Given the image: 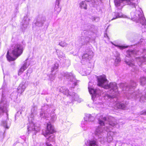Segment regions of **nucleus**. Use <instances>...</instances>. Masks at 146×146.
I'll use <instances>...</instances> for the list:
<instances>
[{
    "mask_svg": "<svg viewBox=\"0 0 146 146\" xmlns=\"http://www.w3.org/2000/svg\"><path fill=\"white\" fill-rule=\"evenodd\" d=\"M96 117L100 125L96 128L95 134L100 138L102 139V137L104 135L103 128L106 131L105 129L109 128L110 126H115L117 128L119 127L116 120L113 117H105L101 113L97 114Z\"/></svg>",
    "mask_w": 146,
    "mask_h": 146,
    "instance_id": "obj_1",
    "label": "nucleus"
},
{
    "mask_svg": "<svg viewBox=\"0 0 146 146\" xmlns=\"http://www.w3.org/2000/svg\"><path fill=\"white\" fill-rule=\"evenodd\" d=\"M136 83L134 81H131L130 84L127 85L126 84L121 83L120 84V87L122 89L124 93L127 94H126V97L128 99H132L134 100L136 99L137 98L140 97V101L141 102H145L146 100V94L145 96H141V94L139 93V91L134 92L132 93L129 92L127 93L125 92H129L133 90L136 86Z\"/></svg>",
    "mask_w": 146,
    "mask_h": 146,
    "instance_id": "obj_2",
    "label": "nucleus"
},
{
    "mask_svg": "<svg viewBox=\"0 0 146 146\" xmlns=\"http://www.w3.org/2000/svg\"><path fill=\"white\" fill-rule=\"evenodd\" d=\"M98 85L105 89H109L110 93L113 95L114 97L118 95V94L117 87L115 82H111L108 84V81L104 75L100 76L98 78Z\"/></svg>",
    "mask_w": 146,
    "mask_h": 146,
    "instance_id": "obj_3",
    "label": "nucleus"
},
{
    "mask_svg": "<svg viewBox=\"0 0 146 146\" xmlns=\"http://www.w3.org/2000/svg\"><path fill=\"white\" fill-rule=\"evenodd\" d=\"M12 53L15 58H13L9 55V51H8L7 54V57L9 61H13L19 56L22 53L23 51V46L20 44H15L11 46Z\"/></svg>",
    "mask_w": 146,
    "mask_h": 146,
    "instance_id": "obj_4",
    "label": "nucleus"
},
{
    "mask_svg": "<svg viewBox=\"0 0 146 146\" xmlns=\"http://www.w3.org/2000/svg\"><path fill=\"white\" fill-rule=\"evenodd\" d=\"M93 31L92 29V28L90 30H84V33L86 36V37H84L83 36H81V38L76 42V43L78 44V45L80 46L86 44L89 42L90 39L91 38L89 36H91L93 34Z\"/></svg>",
    "mask_w": 146,
    "mask_h": 146,
    "instance_id": "obj_5",
    "label": "nucleus"
},
{
    "mask_svg": "<svg viewBox=\"0 0 146 146\" xmlns=\"http://www.w3.org/2000/svg\"><path fill=\"white\" fill-rule=\"evenodd\" d=\"M126 53L127 55L125 58V62L129 66L133 67L132 71L136 73H137V71H138V69L137 66L134 64L133 61L131 60H130L127 59L129 56H134L135 51L133 50H129L127 51Z\"/></svg>",
    "mask_w": 146,
    "mask_h": 146,
    "instance_id": "obj_6",
    "label": "nucleus"
},
{
    "mask_svg": "<svg viewBox=\"0 0 146 146\" xmlns=\"http://www.w3.org/2000/svg\"><path fill=\"white\" fill-rule=\"evenodd\" d=\"M134 0H114V3L115 6L118 7H120L118 9H121L123 5H128L132 7H135L137 5L134 2Z\"/></svg>",
    "mask_w": 146,
    "mask_h": 146,
    "instance_id": "obj_7",
    "label": "nucleus"
},
{
    "mask_svg": "<svg viewBox=\"0 0 146 146\" xmlns=\"http://www.w3.org/2000/svg\"><path fill=\"white\" fill-rule=\"evenodd\" d=\"M60 91L66 95H70L71 97L70 98L72 100V102L74 101H79V97L78 95L74 92L72 93L69 92L68 90L66 89L64 87H61L60 89Z\"/></svg>",
    "mask_w": 146,
    "mask_h": 146,
    "instance_id": "obj_8",
    "label": "nucleus"
},
{
    "mask_svg": "<svg viewBox=\"0 0 146 146\" xmlns=\"http://www.w3.org/2000/svg\"><path fill=\"white\" fill-rule=\"evenodd\" d=\"M27 130L28 134H31L32 135H36V133L39 131L40 129L39 126L35 125L32 121L31 123H29L27 124Z\"/></svg>",
    "mask_w": 146,
    "mask_h": 146,
    "instance_id": "obj_9",
    "label": "nucleus"
},
{
    "mask_svg": "<svg viewBox=\"0 0 146 146\" xmlns=\"http://www.w3.org/2000/svg\"><path fill=\"white\" fill-rule=\"evenodd\" d=\"M110 126H110L109 128L107 127V128L106 129H105L106 131L107 132H108L107 134V136L106 139H106L104 140V137H103V139H101V141H107L108 143H110L112 141L113 139V136L115 135L117 133L116 132H114L111 131L113 128Z\"/></svg>",
    "mask_w": 146,
    "mask_h": 146,
    "instance_id": "obj_10",
    "label": "nucleus"
},
{
    "mask_svg": "<svg viewBox=\"0 0 146 146\" xmlns=\"http://www.w3.org/2000/svg\"><path fill=\"white\" fill-rule=\"evenodd\" d=\"M8 106L3 101V98L2 99L0 104V115L5 113L6 114L7 116L8 117Z\"/></svg>",
    "mask_w": 146,
    "mask_h": 146,
    "instance_id": "obj_11",
    "label": "nucleus"
},
{
    "mask_svg": "<svg viewBox=\"0 0 146 146\" xmlns=\"http://www.w3.org/2000/svg\"><path fill=\"white\" fill-rule=\"evenodd\" d=\"M93 56V52L91 51H89L86 53L84 54L82 56V59L81 60L82 63L86 64L89 62Z\"/></svg>",
    "mask_w": 146,
    "mask_h": 146,
    "instance_id": "obj_12",
    "label": "nucleus"
},
{
    "mask_svg": "<svg viewBox=\"0 0 146 146\" xmlns=\"http://www.w3.org/2000/svg\"><path fill=\"white\" fill-rule=\"evenodd\" d=\"M88 89L90 93L92 95V98L93 100L94 98L101 96L103 93L100 90L98 89H94L90 88L89 86L88 87Z\"/></svg>",
    "mask_w": 146,
    "mask_h": 146,
    "instance_id": "obj_13",
    "label": "nucleus"
},
{
    "mask_svg": "<svg viewBox=\"0 0 146 146\" xmlns=\"http://www.w3.org/2000/svg\"><path fill=\"white\" fill-rule=\"evenodd\" d=\"M55 132L53 127L51 125V123L49 122L47 123L46 130L45 133H43V135L45 137H47L48 136L51 134H52Z\"/></svg>",
    "mask_w": 146,
    "mask_h": 146,
    "instance_id": "obj_14",
    "label": "nucleus"
},
{
    "mask_svg": "<svg viewBox=\"0 0 146 146\" xmlns=\"http://www.w3.org/2000/svg\"><path fill=\"white\" fill-rule=\"evenodd\" d=\"M27 86V84L25 83L20 84L17 88L18 93L21 94L25 91Z\"/></svg>",
    "mask_w": 146,
    "mask_h": 146,
    "instance_id": "obj_15",
    "label": "nucleus"
},
{
    "mask_svg": "<svg viewBox=\"0 0 146 146\" xmlns=\"http://www.w3.org/2000/svg\"><path fill=\"white\" fill-rule=\"evenodd\" d=\"M136 60L138 65L140 66L142 65L146 62V57L143 56L141 57L137 58L136 59Z\"/></svg>",
    "mask_w": 146,
    "mask_h": 146,
    "instance_id": "obj_16",
    "label": "nucleus"
},
{
    "mask_svg": "<svg viewBox=\"0 0 146 146\" xmlns=\"http://www.w3.org/2000/svg\"><path fill=\"white\" fill-rule=\"evenodd\" d=\"M94 117L89 114H86L85 115V117H84L85 120L87 122H92L94 121Z\"/></svg>",
    "mask_w": 146,
    "mask_h": 146,
    "instance_id": "obj_17",
    "label": "nucleus"
},
{
    "mask_svg": "<svg viewBox=\"0 0 146 146\" xmlns=\"http://www.w3.org/2000/svg\"><path fill=\"white\" fill-rule=\"evenodd\" d=\"M29 65H28L26 61L24 62L23 66L19 70L18 72V75H20L21 73L28 67Z\"/></svg>",
    "mask_w": 146,
    "mask_h": 146,
    "instance_id": "obj_18",
    "label": "nucleus"
},
{
    "mask_svg": "<svg viewBox=\"0 0 146 146\" xmlns=\"http://www.w3.org/2000/svg\"><path fill=\"white\" fill-rule=\"evenodd\" d=\"M54 140V137L53 135L50 136L48 139V141H47L46 143L43 144V146H52L51 144L48 142V141H53Z\"/></svg>",
    "mask_w": 146,
    "mask_h": 146,
    "instance_id": "obj_19",
    "label": "nucleus"
},
{
    "mask_svg": "<svg viewBox=\"0 0 146 146\" xmlns=\"http://www.w3.org/2000/svg\"><path fill=\"white\" fill-rule=\"evenodd\" d=\"M125 17L126 16L124 15H123L121 13L115 12V13L114 14V17L111 19V20L119 18H125Z\"/></svg>",
    "mask_w": 146,
    "mask_h": 146,
    "instance_id": "obj_20",
    "label": "nucleus"
},
{
    "mask_svg": "<svg viewBox=\"0 0 146 146\" xmlns=\"http://www.w3.org/2000/svg\"><path fill=\"white\" fill-rule=\"evenodd\" d=\"M116 105L117 107L119 109L125 110L126 108V105L121 102L117 103Z\"/></svg>",
    "mask_w": 146,
    "mask_h": 146,
    "instance_id": "obj_21",
    "label": "nucleus"
},
{
    "mask_svg": "<svg viewBox=\"0 0 146 146\" xmlns=\"http://www.w3.org/2000/svg\"><path fill=\"white\" fill-rule=\"evenodd\" d=\"M60 0H56V4L55 7V11L56 13L58 14L61 11V8L59 7V5Z\"/></svg>",
    "mask_w": 146,
    "mask_h": 146,
    "instance_id": "obj_22",
    "label": "nucleus"
},
{
    "mask_svg": "<svg viewBox=\"0 0 146 146\" xmlns=\"http://www.w3.org/2000/svg\"><path fill=\"white\" fill-rule=\"evenodd\" d=\"M50 106L47 104L45 105L42 107L41 110L42 111H45L48 113V114L50 113Z\"/></svg>",
    "mask_w": 146,
    "mask_h": 146,
    "instance_id": "obj_23",
    "label": "nucleus"
},
{
    "mask_svg": "<svg viewBox=\"0 0 146 146\" xmlns=\"http://www.w3.org/2000/svg\"><path fill=\"white\" fill-rule=\"evenodd\" d=\"M27 18L26 17H24V21H23V24L22 25V26L21 27L22 29H26L29 24L28 20H27Z\"/></svg>",
    "mask_w": 146,
    "mask_h": 146,
    "instance_id": "obj_24",
    "label": "nucleus"
},
{
    "mask_svg": "<svg viewBox=\"0 0 146 146\" xmlns=\"http://www.w3.org/2000/svg\"><path fill=\"white\" fill-rule=\"evenodd\" d=\"M79 7L81 9H87V5L85 1H82L79 3Z\"/></svg>",
    "mask_w": 146,
    "mask_h": 146,
    "instance_id": "obj_25",
    "label": "nucleus"
},
{
    "mask_svg": "<svg viewBox=\"0 0 146 146\" xmlns=\"http://www.w3.org/2000/svg\"><path fill=\"white\" fill-rule=\"evenodd\" d=\"M115 53L116 55H115V56L116 58L115 60V62L116 64H117L120 61L121 59L119 56L120 55L119 53L117 51L115 52Z\"/></svg>",
    "mask_w": 146,
    "mask_h": 146,
    "instance_id": "obj_26",
    "label": "nucleus"
},
{
    "mask_svg": "<svg viewBox=\"0 0 146 146\" xmlns=\"http://www.w3.org/2000/svg\"><path fill=\"white\" fill-rule=\"evenodd\" d=\"M85 144L87 146H98L95 141H87V143H85Z\"/></svg>",
    "mask_w": 146,
    "mask_h": 146,
    "instance_id": "obj_27",
    "label": "nucleus"
},
{
    "mask_svg": "<svg viewBox=\"0 0 146 146\" xmlns=\"http://www.w3.org/2000/svg\"><path fill=\"white\" fill-rule=\"evenodd\" d=\"M7 118L6 120H3L2 121V125L5 128L8 129L9 128V126L8 125L7 123V121L9 120L8 116H7Z\"/></svg>",
    "mask_w": 146,
    "mask_h": 146,
    "instance_id": "obj_28",
    "label": "nucleus"
},
{
    "mask_svg": "<svg viewBox=\"0 0 146 146\" xmlns=\"http://www.w3.org/2000/svg\"><path fill=\"white\" fill-rule=\"evenodd\" d=\"M40 117L41 118H46V117H48V115H47V113L46 112L41 110L40 113Z\"/></svg>",
    "mask_w": 146,
    "mask_h": 146,
    "instance_id": "obj_29",
    "label": "nucleus"
},
{
    "mask_svg": "<svg viewBox=\"0 0 146 146\" xmlns=\"http://www.w3.org/2000/svg\"><path fill=\"white\" fill-rule=\"evenodd\" d=\"M44 23V21H37L35 23V25L39 27H41L42 26Z\"/></svg>",
    "mask_w": 146,
    "mask_h": 146,
    "instance_id": "obj_30",
    "label": "nucleus"
},
{
    "mask_svg": "<svg viewBox=\"0 0 146 146\" xmlns=\"http://www.w3.org/2000/svg\"><path fill=\"white\" fill-rule=\"evenodd\" d=\"M140 84L142 85H144L146 84V78L142 77L140 78Z\"/></svg>",
    "mask_w": 146,
    "mask_h": 146,
    "instance_id": "obj_31",
    "label": "nucleus"
},
{
    "mask_svg": "<svg viewBox=\"0 0 146 146\" xmlns=\"http://www.w3.org/2000/svg\"><path fill=\"white\" fill-rule=\"evenodd\" d=\"M58 67V64L57 63L55 64L51 68V72H52L54 71L57 69Z\"/></svg>",
    "mask_w": 146,
    "mask_h": 146,
    "instance_id": "obj_32",
    "label": "nucleus"
},
{
    "mask_svg": "<svg viewBox=\"0 0 146 146\" xmlns=\"http://www.w3.org/2000/svg\"><path fill=\"white\" fill-rule=\"evenodd\" d=\"M59 45L62 47H64L67 46L68 44L64 41H61L59 43Z\"/></svg>",
    "mask_w": 146,
    "mask_h": 146,
    "instance_id": "obj_33",
    "label": "nucleus"
},
{
    "mask_svg": "<svg viewBox=\"0 0 146 146\" xmlns=\"http://www.w3.org/2000/svg\"><path fill=\"white\" fill-rule=\"evenodd\" d=\"M65 76L67 77L68 78L69 77H74L73 74L72 73H66L65 74Z\"/></svg>",
    "mask_w": 146,
    "mask_h": 146,
    "instance_id": "obj_34",
    "label": "nucleus"
},
{
    "mask_svg": "<svg viewBox=\"0 0 146 146\" xmlns=\"http://www.w3.org/2000/svg\"><path fill=\"white\" fill-rule=\"evenodd\" d=\"M55 77L56 76L54 74H50L49 76V78L50 80L52 81H53L54 80Z\"/></svg>",
    "mask_w": 146,
    "mask_h": 146,
    "instance_id": "obj_35",
    "label": "nucleus"
},
{
    "mask_svg": "<svg viewBox=\"0 0 146 146\" xmlns=\"http://www.w3.org/2000/svg\"><path fill=\"white\" fill-rule=\"evenodd\" d=\"M30 76V74H29L28 73H27L26 74L23 76V79L26 80L29 79Z\"/></svg>",
    "mask_w": 146,
    "mask_h": 146,
    "instance_id": "obj_36",
    "label": "nucleus"
},
{
    "mask_svg": "<svg viewBox=\"0 0 146 146\" xmlns=\"http://www.w3.org/2000/svg\"><path fill=\"white\" fill-rule=\"evenodd\" d=\"M112 44L114 45V44H113L112 42H111ZM115 46H117L119 48L121 49H123L125 48H127L128 47V46H118L117 45L115 44H114Z\"/></svg>",
    "mask_w": 146,
    "mask_h": 146,
    "instance_id": "obj_37",
    "label": "nucleus"
},
{
    "mask_svg": "<svg viewBox=\"0 0 146 146\" xmlns=\"http://www.w3.org/2000/svg\"><path fill=\"white\" fill-rule=\"evenodd\" d=\"M100 18L98 17H93L92 19L93 21L95 22H98Z\"/></svg>",
    "mask_w": 146,
    "mask_h": 146,
    "instance_id": "obj_38",
    "label": "nucleus"
},
{
    "mask_svg": "<svg viewBox=\"0 0 146 146\" xmlns=\"http://www.w3.org/2000/svg\"><path fill=\"white\" fill-rule=\"evenodd\" d=\"M140 115H146V110H143L140 113Z\"/></svg>",
    "mask_w": 146,
    "mask_h": 146,
    "instance_id": "obj_39",
    "label": "nucleus"
},
{
    "mask_svg": "<svg viewBox=\"0 0 146 146\" xmlns=\"http://www.w3.org/2000/svg\"><path fill=\"white\" fill-rule=\"evenodd\" d=\"M20 110L21 111V113L22 112L25 111V107L23 106H22L20 109Z\"/></svg>",
    "mask_w": 146,
    "mask_h": 146,
    "instance_id": "obj_40",
    "label": "nucleus"
},
{
    "mask_svg": "<svg viewBox=\"0 0 146 146\" xmlns=\"http://www.w3.org/2000/svg\"><path fill=\"white\" fill-rule=\"evenodd\" d=\"M27 73H28L29 74H30L32 72V70L31 69L29 68L27 71Z\"/></svg>",
    "mask_w": 146,
    "mask_h": 146,
    "instance_id": "obj_41",
    "label": "nucleus"
},
{
    "mask_svg": "<svg viewBox=\"0 0 146 146\" xmlns=\"http://www.w3.org/2000/svg\"><path fill=\"white\" fill-rule=\"evenodd\" d=\"M35 110L34 108H33L31 110V117H32V116L34 114V111Z\"/></svg>",
    "mask_w": 146,
    "mask_h": 146,
    "instance_id": "obj_42",
    "label": "nucleus"
},
{
    "mask_svg": "<svg viewBox=\"0 0 146 146\" xmlns=\"http://www.w3.org/2000/svg\"><path fill=\"white\" fill-rule=\"evenodd\" d=\"M51 119L52 120L54 121L56 119V117L55 116H52Z\"/></svg>",
    "mask_w": 146,
    "mask_h": 146,
    "instance_id": "obj_43",
    "label": "nucleus"
},
{
    "mask_svg": "<svg viewBox=\"0 0 146 146\" xmlns=\"http://www.w3.org/2000/svg\"><path fill=\"white\" fill-rule=\"evenodd\" d=\"M143 54H146V49H144L143 50Z\"/></svg>",
    "mask_w": 146,
    "mask_h": 146,
    "instance_id": "obj_44",
    "label": "nucleus"
},
{
    "mask_svg": "<svg viewBox=\"0 0 146 146\" xmlns=\"http://www.w3.org/2000/svg\"><path fill=\"white\" fill-rule=\"evenodd\" d=\"M78 82V81H77L76 82H75L74 83V86L77 85V83L78 82Z\"/></svg>",
    "mask_w": 146,
    "mask_h": 146,
    "instance_id": "obj_45",
    "label": "nucleus"
},
{
    "mask_svg": "<svg viewBox=\"0 0 146 146\" xmlns=\"http://www.w3.org/2000/svg\"><path fill=\"white\" fill-rule=\"evenodd\" d=\"M106 36H107V37H108V36H107V34H105V35H104V36L105 37H106Z\"/></svg>",
    "mask_w": 146,
    "mask_h": 146,
    "instance_id": "obj_46",
    "label": "nucleus"
},
{
    "mask_svg": "<svg viewBox=\"0 0 146 146\" xmlns=\"http://www.w3.org/2000/svg\"><path fill=\"white\" fill-rule=\"evenodd\" d=\"M3 96V94H2V96Z\"/></svg>",
    "mask_w": 146,
    "mask_h": 146,
    "instance_id": "obj_47",
    "label": "nucleus"
},
{
    "mask_svg": "<svg viewBox=\"0 0 146 146\" xmlns=\"http://www.w3.org/2000/svg\"><path fill=\"white\" fill-rule=\"evenodd\" d=\"M106 134V133H104V134Z\"/></svg>",
    "mask_w": 146,
    "mask_h": 146,
    "instance_id": "obj_48",
    "label": "nucleus"
}]
</instances>
